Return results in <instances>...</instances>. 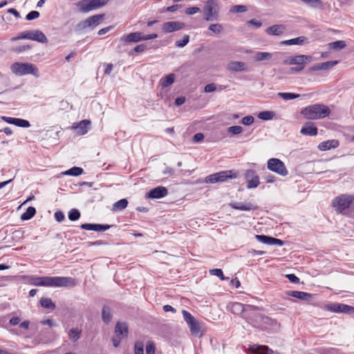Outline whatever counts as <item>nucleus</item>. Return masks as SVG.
Segmentation results:
<instances>
[{
	"mask_svg": "<svg viewBox=\"0 0 354 354\" xmlns=\"http://www.w3.org/2000/svg\"><path fill=\"white\" fill-rule=\"evenodd\" d=\"M274 116V112L269 111H262L258 114V118L263 120H272Z\"/></svg>",
	"mask_w": 354,
	"mask_h": 354,
	"instance_id": "58836bf2",
	"label": "nucleus"
},
{
	"mask_svg": "<svg viewBox=\"0 0 354 354\" xmlns=\"http://www.w3.org/2000/svg\"><path fill=\"white\" fill-rule=\"evenodd\" d=\"M338 63V61H328L320 64L321 70H328L330 68L333 67L334 66L337 65Z\"/></svg>",
	"mask_w": 354,
	"mask_h": 354,
	"instance_id": "de8ad7c7",
	"label": "nucleus"
},
{
	"mask_svg": "<svg viewBox=\"0 0 354 354\" xmlns=\"http://www.w3.org/2000/svg\"><path fill=\"white\" fill-rule=\"evenodd\" d=\"M102 319L104 322L108 323L111 319V313L109 308L104 307L102 312Z\"/></svg>",
	"mask_w": 354,
	"mask_h": 354,
	"instance_id": "a19ab883",
	"label": "nucleus"
},
{
	"mask_svg": "<svg viewBox=\"0 0 354 354\" xmlns=\"http://www.w3.org/2000/svg\"><path fill=\"white\" fill-rule=\"evenodd\" d=\"M18 39H30L43 44L48 42L46 35L39 30L25 31L12 39V41Z\"/></svg>",
	"mask_w": 354,
	"mask_h": 354,
	"instance_id": "0eeeda50",
	"label": "nucleus"
},
{
	"mask_svg": "<svg viewBox=\"0 0 354 354\" xmlns=\"http://www.w3.org/2000/svg\"><path fill=\"white\" fill-rule=\"evenodd\" d=\"M267 168L281 176H286L288 174V169L283 162L276 158H272L268 160Z\"/></svg>",
	"mask_w": 354,
	"mask_h": 354,
	"instance_id": "9d476101",
	"label": "nucleus"
},
{
	"mask_svg": "<svg viewBox=\"0 0 354 354\" xmlns=\"http://www.w3.org/2000/svg\"><path fill=\"white\" fill-rule=\"evenodd\" d=\"M156 347L152 342H148L146 346V354H155Z\"/></svg>",
	"mask_w": 354,
	"mask_h": 354,
	"instance_id": "603ef678",
	"label": "nucleus"
},
{
	"mask_svg": "<svg viewBox=\"0 0 354 354\" xmlns=\"http://www.w3.org/2000/svg\"><path fill=\"white\" fill-rule=\"evenodd\" d=\"M245 179L247 182L248 189H254L257 187L259 184V177L257 172L253 169H247L244 174Z\"/></svg>",
	"mask_w": 354,
	"mask_h": 354,
	"instance_id": "4468645a",
	"label": "nucleus"
},
{
	"mask_svg": "<svg viewBox=\"0 0 354 354\" xmlns=\"http://www.w3.org/2000/svg\"><path fill=\"white\" fill-rule=\"evenodd\" d=\"M174 82V75L169 74L164 79H162V85L164 87L168 86Z\"/></svg>",
	"mask_w": 354,
	"mask_h": 354,
	"instance_id": "79ce46f5",
	"label": "nucleus"
},
{
	"mask_svg": "<svg viewBox=\"0 0 354 354\" xmlns=\"http://www.w3.org/2000/svg\"><path fill=\"white\" fill-rule=\"evenodd\" d=\"M121 41L126 43H136L143 41L142 33L140 32H132L127 35H124L121 38Z\"/></svg>",
	"mask_w": 354,
	"mask_h": 354,
	"instance_id": "412c9836",
	"label": "nucleus"
},
{
	"mask_svg": "<svg viewBox=\"0 0 354 354\" xmlns=\"http://www.w3.org/2000/svg\"><path fill=\"white\" fill-rule=\"evenodd\" d=\"M300 133L302 135L315 136L317 134L318 131L316 127L312 123H306L301 129Z\"/></svg>",
	"mask_w": 354,
	"mask_h": 354,
	"instance_id": "a878e982",
	"label": "nucleus"
},
{
	"mask_svg": "<svg viewBox=\"0 0 354 354\" xmlns=\"http://www.w3.org/2000/svg\"><path fill=\"white\" fill-rule=\"evenodd\" d=\"M80 217V212L77 209H72L68 213V218L72 221H77Z\"/></svg>",
	"mask_w": 354,
	"mask_h": 354,
	"instance_id": "c03bdc74",
	"label": "nucleus"
},
{
	"mask_svg": "<svg viewBox=\"0 0 354 354\" xmlns=\"http://www.w3.org/2000/svg\"><path fill=\"white\" fill-rule=\"evenodd\" d=\"M209 273L212 275H214V276H216V277H219L221 280H225L226 279V278L223 275V272L221 269L216 268V269L210 270H209Z\"/></svg>",
	"mask_w": 354,
	"mask_h": 354,
	"instance_id": "3c124183",
	"label": "nucleus"
},
{
	"mask_svg": "<svg viewBox=\"0 0 354 354\" xmlns=\"http://www.w3.org/2000/svg\"><path fill=\"white\" fill-rule=\"evenodd\" d=\"M180 7V5L176 4V5H173L171 6L167 7L166 10L167 12H173L176 11Z\"/></svg>",
	"mask_w": 354,
	"mask_h": 354,
	"instance_id": "774afa93",
	"label": "nucleus"
},
{
	"mask_svg": "<svg viewBox=\"0 0 354 354\" xmlns=\"http://www.w3.org/2000/svg\"><path fill=\"white\" fill-rule=\"evenodd\" d=\"M278 96L283 99L284 100H290L298 98L300 95L292 93H278Z\"/></svg>",
	"mask_w": 354,
	"mask_h": 354,
	"instance_id": "ea45409f",
	"label": "nucleus"
},
{
	"mask_svg": "<svg viewBox=\"0 0 354 354\" xmlns=\"http://www.w3.org/2000/svg\"><path fill=\"white\" fill-rule=\"evenodd\" d=\"M108 0H82L77 3V6L82 12H88L105 6Z\"/></svg>",
	"mask_w": 354,
	"mask_h": 354,
	"instance_id": "6e6552de",
	"label": "nucleus"
},
{
	"mask_svg": "<svg viewBox=\"0 0 354 354\" xmlns=\"http://www.w3.org/2000/svg\"><path fill=\"white\" fill-rule=\"evenodd\" d=\"M326 309L334 313H351L354 312V307L344 304H330L326 306Z\"/></svg>",
	"mask_w": 354,
	"mask_h": 354,
	"instance_id": "2eb2a0df",
	"label": "nucleus"
},
{
	"mask_svg": "<svg viewBox=\"0 0 354 354\" xmlns=\"http://www.w3.org/2000/svg\"><path fill=\"white\" fill-rule=\"evenodd\" d=\"M128 326L125 322H118L115 328V333L120 339L127 337L128 335Z\"/></svg>",
	"mask_w": 354,
	"mask_h": 354,
	"instance_id": "b1692460",
	"label": "nucleus"
},
{
	"mask_svg": "<svg viewBox=\"0 0 354 354\" xmlns=\"http://www.w3.org/2000/svg\"><path fill=\"white\" fill-rule=\"evenodd\" d=\"M254 122V118L252 115L245 116L242 118L241 123L244 125H250Z\"/></svg>",
	"mask_w": 354,
	"mask_h": 354,
	"instance_id": "13d9d810",
	"label": "nucleus"
},
{
	"mask_svg": "<svg viewBox=\"0 0 354 354\" xmlns=\"http://www.w3.org/2000/svg\"><path fill=\"white\" fill-rule=\"evenodd\" d=\"M185 24L180 21H168L162 24V30L165 33H170L183 29Z\"/></svg>",
	"mask_w": 354,
	"mask_h": 354,
	"instance_id": "f3484780",
	"label": "nucleus"
},
{
	"mask_svg": "<svg viewBox=\"0 0 354 354\" xmlns=\"http://www.w3.org/2000/svg\"><path fill=\"white\" fill-rule=\"evenodd\" d=\"M147 48V46L145 44H140V45H138L136 46L133 50L136 52V53H142Z\"/></svg>",
	"mask_w": 354,
	"mask_h": 354,
	"instance_id": "0e129e2a",
	"label": "nucleus"
},
{
	"mask_svg": "<svg viewBox=\"0 0 354 354\" xmlns=\"http://www.w3.org/2000/svg\"><path fill=\"white\" fill-rule=\"evenodd\" d=\"M189 41V35H185L183 39L176 41L175 45L176 47L182 48L188 44Z\"/></svg>",
	"mask_w": 354,
	"mask_h": 354,
	"instance_id": "8fccbe9b",
	"label": "nucleus"
},
{
	"mask_svg": "<svg viewBox=\"0 0 354 354\" xmlns=\"http://www.w3.org/2000/svg\"><path fill=\"white\" fill-rule=\"evenodd\" d=\"M285 26L282 24L273 25L266 29V32L270 35H280L285 31Z\"/></svg>",
	"mask_w": 354,
	"mask_h": 354,
	"instance_id": "cd10ccee",
	"label": "nucleus"
},
{
	"mask_svg": "<svg viewBox=\"0 0 354 354\" xmlns=\"http://www.w3.org/2000/svg\"><path fill=\"white\" fill-rule=\"evenodd\" d=\"M32 284L46 287H71L75 286V279L69 277H37L32 279Z\"/></svg>",
	"mask_w": 354,
	"mask_h": 354,
	"instance_id": "f257e3e1",
	"label": "nucleus"
},
{
	"mask_svg": "<svg viewBox=\"0 0 354 354\" xmlns=\"http://www.w3.org/2000/svg\"><path fill=\"white\" fill-rule=\"evenodd\" d=\"M251 354H274V351L268 346L252 344L249 346Z\"/></svg>",
	"mask_w": 354,
	"mask_h": 354,
	"instance_id": "a211bd4d",
	"label": "nucleus"
},
{
	"mask_svg": "<svg viewBox=\"0 0 354 354\" xmlns=\"http://www.w3.org/2000/svg\"><path fill=\"white\" fill-rule=\"evenodd\" d=\"M41 306L47 309H55V304L49 298H41L40 300Z\"/></svg>",
	"mask_w": 354,
	"mask_h": 354,
	"instance_id": "4c0bfd02",
	"label": "nucleus"
},
{
	"mask_svg": "<svg viewBox=\"0 0 354 354\" xmlns=\"http://www.w3.org/2000/svg\"><path fill=\"white\" fill-rule=\"evenodd\" d=\"M248 10V8L244 5H236L231 7L230 11L233 13L245 12Z\"/></svg>",
	"mask_w": 354,
	"mask_h": 354,
	"instance_id": "37998d69",
	"label": "nucleus"
},
{
	"mask_svg": "<svg viewBox=\"0 0 354 354\" xmlns=\"http://www.w3.org/2000/svg\"><path fill=\"white\" fill-rule=\"evenodd\" d=\"M272 57V53L267 52H257L254 55V60L256 62H261L270 59Z\"/></svg>",
	"mask_w": 354,
	"mask_h": 354,
	"instance_id": "473e14b6",
	"label": "nucleus"
},
{
	"mask_svg": "<svg viewBox=\"0 0 354 354\" xmlns=\"http://www.w3.org/2000/svg\"><path fill=\"white\" fill-rule=\"evenodd\" d=\"M203 12L205 21H216L219 17V8L217 1L207 0L204 5Z\"/></svg>",
	"mask_w": 354,
	"mask_h": 354,
	"instance_id": "39448f33",
	"label": "nucleus"
},
{
	"mask_svg": "<svg viewBox=\"0 0 354 354\" xmlns=\"http://www.w3.org/2000/svg\"><path fill=\"white\" fill-rule=\"evenodd\" d=\"M30 48L29 45L19 46L12 48V50L15 53H21Z\"/></svg>",
	"mask_w": 354,
	"mask_h": 354,
	"instance_id": "4d7b16f0",
	"label": "nucleus"
},
{
	"mask_svg": "<svg viewBox=\"0 0 354 354\" xmlns=\"http://www.w3.org/2000/svg\"><path fill=\"white\" fill-rule=\"evenodd\" d=\"M182 314L192 334L195 336H201L202 335L201 323L187 310H183Z\"/></svg>",
	"mask_w": 354,
	"mask_h": 354,
	"instance_id": "1a4fd4ad",
	"label": "nucleus"
},
{
	"mask_svg": "<svg viewBox=\"0 0 354 354\" xmlns=\"http://www.w3.org/2000/svg\"><path fill=\"white\" fill-rule=\"evenodd\" d=\"M308 43V39L301 36L288 40H284L281 42V45H303Z\"/></svg>",
	"mask_w": 354,
	"mask_h": 354,
	"instance_id": "bb28decb",
	"label": "nucleus"
},
{
	"mask_svg": "<svg viewBox=\"0 0 354 354\" xmlns=\"http://www.w3.org/2000/svg\"><path fill=\"white\" fill-rule=\"evenodd\" d=\"M204 139V135L202 133H197L193 136L194 142H199Z\"/></svg>",
	"mask_w": 354,
	"mask_h": 354,
	"instance_id": "e2e57ef3",
	"label": "nucleus"
},
{
	"mask_svg": "<svg viewBox=\"0 0 354 354\" xmlns=\"http://www.w3.org/2000/svg\"><path fill=\"white\" fill-rule=\"evenodd\" d=\"M354 196L351 195L342 194L334 198L333 205L335 209L341 214L348 215L353 209Z\"/></svg>",
	"mask_w": 354,
	"mask_h": 354,
	"instance_id": "7ed1b4c3",
	"label": "nucleus"
},
{
	"mask_svg": "<svg viewBox=\"0 0 354 354\" xmlns=\"http://www.w3.org/2000/svg\"><path fill=\"white\" fill-rule=\"evenodd\" d=\"M36 214V209L33 207H29L27 208L26 211L23 213L21 216V219L22 221H27L32 218L35 214Z\"/></svg>",
	"mask_w": 354,
	"mask_h": 354,
	"instance_id": "c9c22d12",
	"label": "nucleus"
},
{
	"mask_svg": "<svg viewBox=\"0 0 354 354\" xmlns=\"http://www.w3.org/2000/svg\"><path fill=\"white\" fill-rule=\"evenodd\" d=\"M313 57L310 55H299L295 56H289L283 60L285 65H303L304 64L312 62Z\"/></svg>",
	"mask_w": 354,
	"mask_h": 354,
	"instance_id": "ddd939ff",
	"label": "nucleus"
},
{
	"mask_svg": "<svg viewBox=\"0 0 354 354\" xmlns=\"http://www.w3.org/2000/svg\"><path fill=\"white\" fill-rule=\"evenodd\" d=\"M90 125H91L90 120H83L78 123L73 124V126L71 127V128L73 129H74V131L77 135L82 136V135L86 134L88 132V129L90 128Z\"/></svg>",
	"mask_w": 354,
	"mask_h": 354,
	"instance_id": "dca6fc26",
	"label": "nucleus"
},
{
	"mask_svg": "<svg viewBox=\"0 0 354 354\" xmlns=\"http://www.w3.org/2000/svg\"><path fill=\"white\" fill-rule=\"evenodd\" d=\"M286 278L288 279V280L293 283H297L299 282V279L294 274H288L286 275Z\"/></svg>",
	"mask_w": 354,
	"mask_h": 354,
	"instance_id": "bf43d9fd",
	"label": "nucleus"
},
{
	"mask_svg": "<svg viewBox=\"0 0 354 354\" xmlns=\"http://www.w3.org/2000/svg\"><path fill=\"white\" fill-rule=\"evenodd\" d=\"M81 334V329L78 328H73L68 331V337L73 342H75L80 338Z\"/></svg>",
	"mask_w": 354,
	"mask_h": 354,
	"instance_id": "7c9ffc66",
	"label": "nucleus"
},
{
	"mask_svg": "<svg viewBox=\"0 0 354 354\" xmlns=\"http://www.w3.org/2000/svg\"><path fill=\"white\" fill-rule=\"evenodd\" d=\"M248 24L252 26H254L257 28H259L262 26V23L259 21L256 20L255 19H252L248 21Z\"/></svg>",
	"mask_w": 354,
	"mask_h": 354,
	"instance_id": "69168bd1",
	"label": "nucleus"
},
{
	"mask_svg": "<svg viewBox=\"0 0 354 354\" xmlns=\"http://www.w3.org/2000/svg\"><path fill=\"white\" fill-rule=\"evenodd\" d=\"M339 145V140H337L336 139H333V140H328L320 142L318 145V149L320 151H324L330 150L331 149H335V148L338 147Z\"/></svg>",
	"mask_w": 354,
	"mask_h": 354,
	"instance_id": "5701e85b",
	"label": "nucleus"
},
{
	"mask_svg": "<svg viewBox=\"0 0 354 354\" xmlns=\"http://www.w3.org/2000/svg\"><path fill=\"white\" fill-rule=\"evenodd\" d=\"M256 239L259 242L267 245H274V242L276 241V238L266 235H256Z\"/></svg>",
	"mask_w": 354,
	"mask_h": 354,
	"instance_id": "72a5a7b5",
	"label": "nucleus"
},
{
	"mask_svg": "<svg viewBox=\"0 0 354 354\" xmlns=\"http://www.w3.org/2000/svg\"><path fill=\"white\" fill-rule=\"evenodd\" d=\"M236 177L237 174L234 172L233 170L223 171L206 176L205 178V183L213 184L216 183L225 182L228 179L236 178Z\"/></svg>",
	"mask_w": 354,
	"mask_h": 354,
	"instance_id": "423d86ee",
	"label": "nucleus"
},
{
	"mask_svg": "<svg viewBox=\"0 0 354 354\" xmlns=\"http://www.w3.org/2000/svg\"><path fill=\"white\" fill-rule=\"evenodd\" d=\"M64 214L61 211H57L55 213V218L57 222H62L64 219Z\"/></svg>",
	"mask_w": 354,
	"mask_h": 354,
	"instance_id": "052dcab7",
	"label": "nucleus"
},
{
	"mask_svg": "<svg viewBox=\"0 0 354 354\" xmlns=\"http://www.w3.org/2000/svg\"><path fill=\"white\" fill-rule=\"evenodd\" d=\"M287 295L295 298H297L301 300H308L311 298V295L301 291L290 290L287 292Z\"/></svg>",
	"mask_w": 354,
	"mask_h": 354,
	"instance_id": "c85d7f7f",
	"label": "nucleus"
},
{
	"mask_svg": "<svg viewBox=\"0 0 354 354\" xmlns=\"http://www.w3.org/2000/svg\"><path fill=\"white\" fill-rule=\"evenodd\" d=\"M231 207L234 209H239L241 211H250V210H255L257 209L258 207L257 205H253L251 203H239L236 202L230 204Z\"/></svg>",
	"mask_w": 354,
	"mask_h": 354,
	"instance_id": "393cba45",
	"label": "nucleus"
},
{
	"mask_svg": "<svg viewBox=\"0 0 354 354\" xmlns=\"http://www.w3.org/2000/svg\"><path fill=\"white\" fill-rule=\"evenodd\" d=\"M103 17V15H95L92 17H90L84 21L80 22L77 25V29L79 30H85L88 28H91L93 29L101 23Z\"/></svg>",
	"mask_w": 354,
	"mask_h": 354,
	"instance_id": "f8f14e48",
	"label": "nucleus"
},
{
	"mask_svg": "<svg viewBox=\"0 0 354 354\" xmlns=\"http://www.w3.org/2000/svg\"><path fill=\"white\" fill-rule=\"evenodd\" d=\"M80 227L83 230H93L96 232H104L109 230L111 227L109 225H102V224H91V223H84L82 224Z\"/></svg>",
	"mask_w": 354,
	"mask_h": 354,
	"instance_id": "4be33fe9",
	"label": "nucleus"
},
{
	"mask_svg": "<svg viewBox=\"0 0 354 354\" xmlns=\"http://www.w3.org/2000/svg\"><path fill=\"white\" fill-rule=\"evenodd\" d=\"M209 30L212 31L213 32H214L216 34H219V33H221L223 31V28L222 24H211L209 26Z\"/></svg>",
	"mask_w": 354,
	"mask_h": 354,
	"instance_id": "49530a36",
	"label": "nucleus"
},
{
	"mask_svg": "<svg viewBox=\"0 0 354 354\" xmlns=\"http://www.w3.org/2000/svg\"><path fill=\"white\" fill-rule=\"evenodd\" d=\"M201 11L200 8L198 7H190L185 10V14L188 15H195Z\"/></svg>",
	"mask_w": 354,
	"mask_h": 354,
	"instance_id": "6e6d98bb",
	"label": "nucleus"
},
{
	"mask_svg": "<svg viewBox=\"0 0 354 354\" xmlns=\"http://www.w3.org/2000/svg\"><path fill=\"white\" fill-rule=\"evenodd\" d=\"M9 322L12 326H16L19 324L20 319L18 317H13L10 319Z\"/></svg>",
	"mask_w": 354,
	"mask_h": 354,
	"instance_id": "338daca9",
	"label": "nucleus"
},
{
	"mask_svg": "<svg viewBox=\"0 0 354 354\" xmlns=\"http://www.w3.org/2000/svg\"><path fill=\"white\" fill-rule=\"evenodd\" d=\"M2 120L8 124L24 128H28L30 126V122L24 119L3 116Z\"/></svg>",
	"mask_w": 354,
	"mask_h": 354,
	"instance_id": "6ab92c4d",
	"label": "nucleus"
},
{
	"mask_svg": "<svg viewBox=\"0 0 354 354\" xmlns=\"http://www.w3.org/2000/svg\"><path fill=\"white\" fill-rule=\"evenodd\" d=\"M243 129L242 127L241 126H232V127H230L228 129H227V131L228 133L232 134V135H238V134H240L243 132Z\"/></svg>",
	"mask_w": 354,
	"mask_h": 354,
	"instance_id": "a18cd8bd",
	"label": "nucleus"
},
{
	"mask_svg": "<svg viewBox=\"0 0 354 354\" xmlns=\"http://www.w3.org/2000/svg\"><path fill=\"white\" fill-rule=\"evenodd\" d=\"M134 354H144V344L137 342L134 346Z\"/></svg>",
	"mask_w": 354,
	"mask_h": 354,
	"instance_id": "09e8293b",
	"label": "nucleus"
},
{
	"mask_svg": "<svg viewBox=\"0 0 354 354\" xmlns=\"http://www.w3.org/2000/svg\"><path fill=\"white\" fill-rule=\"evenodd\" d=\"M245 64L241 62H232L227 66V69L230 71L237 72L245 70Z\"/></svg>",
	"mask_w": 354,
	"mask_h": 354,
	"instance_id": "c756f323",
	"label": "nucleus"
},
{
	"mask_svg": "<svg viewBox=\"0 0 354 354\" xmlns=\"http://www.w3.org/2000/svg\"><path fill=\"white\" fill-rule=\"evenodd\" d=\"M217 90V86L214 83L207 84L205 88L204 91L205 93H211Z\"/></svg>",
	"mask_w": 354,
	"mask_h": 354,
	"instance_id": "5fc2aeb1",
	"label": "nucleus"
},
{
	"mask_svg": "<svg viewBox=\"0 0 354 354\" xmlns=\"http://www.w3.org/2000/svg\"><path fill=\"white\" fill-rule=\"evenodd\" d=\"M301 113L306 119L314 120L328 116L330 113V110L326 105L315 104L304 108Z\"/></svg>",
	"mask_w": 354,
	"mask_h": 354,
	"instance_id": "f03ea898",
	"label": "nucleus"
},
{
	"mask_svg": "<svg viewBox=\"0 0 354 354\" xmlns=\"http://www.w3.org/2000/svg\"><path fill=\"white\" fill-rule=\"evenodd\" d=\"M264 179L267 183H273L276 181L277 178L272 174H268L264 176Z\"/></svg>",
	"mask_w": 354,
	"mask_h": 354,
	"instance_id": "680f3d73",
	"label": "nucleus"
},
{
	"mask_svg": "<svg viewBox=\"0 0 354 354\" xmlns=\"http://www.w3.org/2000/svg\"><path fill=\"white\" fill-rule=\"evenodd\" d=\"M259 308L252 305H245L239 302L232 303L230 306V311L235 315H241L243 318L248 319V313L249 311H257Z\"/></svg>",
	"mask_w": 354,
	"mask_h": 354,
	"instance_id": "9b49d317",
	"label": "nucleus"
},
{
	"mask_svg": "<svg viewBox=\"0 0 354 354\" xmlns=\"http://www.w3.org/2000/svg\"><path fill=\"white\" fill-rule=\"evenodd\" d=\"M328 48L334 49V50H341L343 49L346 46V42L343 40H338L336 41L330 42L328 44Z\"/></svg>",
	"mask_w": 354,
	"mask_h": 354,
	"instance_id": "e433bc0d",
	"label": "nucleus"
},
{
	"mask_svg": "<svg viewBox=\"0 0 354 354\" xmlns=\"http://www.w3.org/2000/svg\"><path fill=\"white\" fill-rule=\"evenodd\" d=\"M39 17V12L38 11L32 10L30 12L26 17V19L28 21L35 19Z\"/></svg>",
	"mask_w": 354,
	"mask_h": 354,
	"instance_id": "864d4df0",
	"label": "nucleus"
},
{
	"mask_svg": "<svg viewBox=\"0 0 354 354\" xmlns=\"http://www.w3.org/2000/svg\"><path fill=\"white\" fill-rule=\"evenodd\" d=\"M12 73L17 76H23L31 74L35 77H39L37 67L31 63L15 62L10 66Z\"/></svg>",
	"mask_w": 354,
	"mask_h": 354,
	"instance_id": "20e7f679",
	"label": "nucleus"
},
{
	"mask_svg": "<svg viewBox=\"0 0 354 354\" xmlns=\"http://www.w3.org/2000/svg\"><path fill=\"white\" fill-rule=\"evenodd\" d=\"M128 205V201L126 198H122L115 202L113 205V211H121L127 207Z\"/></svg>",
	"mask_w": 354,
	"mask_h": 354,
	"instance_id": "f704fd0d",
	"label": "nucleus"
},
{
	"mask_svg": "<svg viewBox=\"0 0 354 354\" xmlns=\"http://www.w3.org/2000/svg\"><path fill=\"white\" fill-rule=\"evenodd\" d=\"M84 172V170L81 167H73L70 169L66 170L62 173V175L65 176H78L81 175Z\"/></svg>",
	"mask_w": 354,
	"mask_h": 354,
	"instance_id": "2f4dec72",
	"label": "nucleus"
},
{
	"mask_svg": "<svg viewBox=\"0 0 354 354\" xmlns=\"http://www.w3.org/2000/svg\"><path fill=\"white\" fill-rule=\"evenodd\" d=\"M168 194V191L166 187L159 186L156 188L151 189L147 195L151 198H161L166 196Z\"/></svg>",
	"mask_w": 354,
	"mask_h": 354,
	"instance_id": "aec40b11",
	"label": "nucleus"
}]
</instances>
